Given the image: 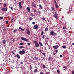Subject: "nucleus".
Returning <instances> with one entry per match:
<instances>
[{
  "instance_id": "31",
  "label": "nucleus",
  "mask_w": 74,
  "mask_h": 74,
  "mask_svg": "<svg viewBox=\"0 0 74 74\" xmlns=\"http://www.w3.org/2000/svg\"><path fill=\"white\" fill-rule=\"evenodd\" d=\"M29 19L30 20H32V19H33V18L32 17H30L29 18Z\"/></svg>"
},
{
  "instance_id": "36",
  "label": "nucleus",
  "mask_w": 74,
  "mask_h": 74,
  "mask_svg": "<svg viewBox=\"0 0 74 74\" xmlns=\"http://www.w3.org/2000/svg\"><path fill=\"white\" fill-rule=\"evenodd\" d=\"M42 66L43 68H45V65L44 64H42Z\"/></svg>"
},
{
  "instance_id": "40",
  "label": "nucleus",
  "mask_w": 74,
  "mask_h": 74,
  "mask_svg": "<svg viewBox=\"0 0 74 74\" xmlns=\"http://www.w3.org/2000/svg\"><path fill=\"white\" fill-rule=\"evenodd\" d=\"M0 19H3V18L2 17H0Z\"/></svg>"
},
{
  "instance_id": "63",
  "label": "nucleus",
  "mask_w": 74,
  "mask_h": 74,
  "mask_svg": "<svg viewBox=\"0 0 74 74\" xmlns=\"http://www.w3.org/2000/svg\"><path fill=\"white\" fill-rule=\"evenodd\" d=\"M46 74H48V73H47V72H46Z\"/></svg>"
},
{
  "instance_id": "5",
  "label": "nucleus",
  "mask_w": 74,
  "mask_h": 74,
  "mask_svg": "<svg viewBox=\"0 0 74 74\" xmlns=\"http://www.w3.org/2000/svg\"><path fill=\"white\" fill-rule=\"evenodd\" d=\"M1 10L3 11H7V9L5 8H3L1 9Z\"/></svg>"
},
{
  "instance_id": "21",
  "label": "nucleus",
  "mask_w": 74,
  "mask_h": 74,
  "mask_svg": "<svg viewBox=\"0 0 74 74\" xmlns=\"http://www.w3.org/2000/svg\"><path fill=\"white\" fill-rule=\"evenodd\" d=\"M62 47L63 48H64V49H66V47L64 46H62Z\"/></svg>"
},
{
  "instance_id": "38",
  "label": "nucleus",
  "mask_w": 74,
  "mask_h": 74,
  "mask_svg": "<svg viewBox=\"0 0 74 74\" xmlns=\"http://www.w3.org/2000/svg\"><path fill=\"white\" fill-rule=\"evenodd\" d=\"M5 6H6V4L5 3L4 4V7H5Z\"/></svg>"
},
{
  "instance_id": "51",
  "label": "nucleus",
  "mask_w": 74,
  "mask_h": 74,
  "mask_svg": "<svg viewBox=\"0 0 74 74\" xmlns=\"http://www.w3.org/2000/svg\"><path fill=\"white\" fill-rule=\"evenodd\" d=\"M60 58H62V55H60Z\"/></svg>"
},
{
  "instance_id": "25",
  "label": "nucleus",
  "mask_w": 74,
  "mask_h": 74,
  "mask_svg": "<svg viewBox=\"0 0 74 74\" xmlns=\"http://www.w3.org/2000/svg\"><path fill=\"white\" fill-rule=\"evenodd\" d=\"M3 42L4 44H5V42H6L5 40H3Z\"/></svg>"
},
{
  "instance_id": "54",
  "label": "nucleus",
  "mask_w": 74,
  "mask_h": 74,
  "mask_svg": "<svg viewBox=\"0 0 74 74\" xmlns=\"http://www.w3.org/2000/svg\"><path fill=\"white\" fill-rule=\"evenodd\" d=\"M72 74H74V72L73 71L72 72Z\"/></svg>"
},
{
  "instance_id": "7",
  "label": "nucleus",
  "mask_w": 74,
  "mask_h": 74,
  "mask_svg": "<svg viewBox=\"0 0 74 74\" xmlns=\"http://www.w3.org/2000/svg\"><path fill=\"white\" fill-rule=\"evenodd\" d=\"M21 3H22V2H19V6L20 8L22 9V5H21Z\"/></svg>"
},
{
  "instance_id": "12",
  "label": "nucleus",
  "mask_w": 74,
  "mask_h": 74,
  "mask_svg": "<svg viewBox=\"0 0 74 74\" xmlns=\"http://www.w3.org/2000/svg\"><path fill=\"white\" fill-rule=\"evenodd\" d=\"M27 9L28 10V12H29L30 11V8L29 7H27Z\"/></svg>"
},
{
  "instance_id": "11",
  "label": "nucleus",
  "mask_w": 74,
  "mask_h": 74,
  "mask_svg": "<svg viewBox=\"0 0 74 74\" xmlns=\"http://www.w3.org/2000/svg\"><path fill=\"white\" fill-rule=\"evenodd\" d=\"M53 47L54 49H57V48H58V46L57 45L54 46H53Z\"/></svg>"
},
{
  "instance_id": "28",
  "label": "nucleus",
  "mask_w": 74,
  "mask_h": 74,
  "mask_svg": "<svg viewBox=\"0 0 74 74\" xmlns=\"http://www.w3.org/2000/svg\"><path fill=\"white\" fill-rule=\"evenodd\" d=\"M30 15V16H32V17H33V16H34L33 14H32V13H31Z\"/></svg>"
},
{
  "instance_id": "43",
  "label": "nucleus",
  "mask_w": 74,
  "mask_h": 74,
  "mask_svg": "<svg viewBox=\"0 0 74 74\" xmlns=\"http://www.w3.org/2000/svg\"><path fill=\"white\" fill-rule=\"evenodd\" d=\"M21 30H22V32H23V31H24V30H25L22 28L21 29Z\"/></svg>"
},
{
  "instance_id": "18",
  "label": "nucleus",
  "mask_w": 74,
  "mask_h": 74,
  "mask_svg": "<svg viewBox=\"0 0 74 74\" xmlns=\"http://www.w3.org/2000/svg\"><path fill=\"white\" fill-rule=\"evenodd\" d=\"M17 30H18V29H14L13 31V33H15L16 32H17Z\"/></svg>"
},
{
  "instance_id": "13",
  "label": "nucleus",
  "mask_w": 74,
  "mask_h": 74,
  "mask_svg": "<svg viewBox=\"0 0 74 74\" xmlns=\"http://www.w3.org/2000/svg\"><path fill=\"white\" fill-rule=\"evenodd\" d=\"M54 32L53 31H51L50 32V34L51 35V36H53Z\"/></svg>"
},
{
  "instance_id": "56",
  "label": "nucleus",
  "mask_w": 74,
  "mask_h": 74,
  "mask_svg": "<svg viewBox=\"0 0 74 74\" xmlns=\"http://www.w3.org/2000/svg\"><path fill=\"white\" fill-rule=\"evenodd\" d=\"M30 70H32V66H31V67H30Z\"/></svg>"
},
{
  "instance_id": "8",
  "label": "nucleus",
  "mask_w": 74,
  "mask_h": 74,
  "mask_svg": "<svg viewBox=\"0 0 74 74\" xmlns=\"http://www.w3.org/2000/svg\"><path fill=\"white\" fill-rule=\"evenodd\" d=\"M34 29H38V25H35L34 26Z\"/></svg>"
},
{
  "instance_id": "37",
  "label": "nucleus",
  "mask_w": 74,
  "mask_h": 74,
  "mask_svg": "<svg viewBox=\"0 0 74 74\" xmlns=\"http://www.w3.org/2000/svg\"><path fill=\"white\" fill-rule=\"evenodd\" d=\"M56 54V53H53V55H55Z\"/></svg>"
},
{
  "instance_id": "19",
  "label": "nucleus",
  "mask_w": 74,
  "mask_h": 74,
  "mask_svg": "<svg viewBox=\"0 0 74 74\" xmlns=\"http://www.w3.org/2000/svg\"><path fill=\"white\" fill-rule=\"evenodd\" d=\"M55 6L56 8H59V6L58 5L56 4L55 5Z\"/></svg>"
},
{
  "instance_id": "44",
  "label": "nucleus",
  "mask_w": 74,
  "mask_h": 74,
  "mask_svg": "<svg viewBox=\"0 0 74 74\" xmlns=\"http://www.w3.org/2000/svg\"><path fill=\"white\" fill-rule=\"evenodd\" d=\"M57 34L56 33H55L54 34H53V35L55 36H56V35Z\"/></svg>"
},
{
  "instance_id": "17",
  "label": "nucleus",
  "mask_w": 74,
  "mask_h": 74,
  "mask_svg": "<svg viewBox=\"0 0 74 74\" xmlns=\"http://www.w3.org/2000/svg\"><path fill=\"white\" fill-rule=\"evenodd\" d=\"M39 44L40 46L41 47H42L43 46V45H42V44L41 43V42H39Z\"/></svg>"
},
{
  "instance_id": "1",
  "label": "nucleus",
  "mask_w": 74,
  "mask_h": 74,
  "mask_svg": "<svg viewBox=\"0 0 74 74\" xmlns=\"http://www.w3.org/2000/svg\"><path fill=\"white\" fill-rule=\"evenodd\" d=\"M19 54H20L21 55H24L25 53V51L24 49H22V51H19L18 52Z\"/></svg>"
},
{
  "instance_id": "22",
  "label": "nucleus",
  "mask_w": 74,
  "mask_h": 74,
  "mask_svg": "<svg viewBox=\"0 0 74 74\" xmlns=\"http://www.w3.org/2000/svg\"><path fill=\"white\" fill-rule=\"evenodd\" d=\"M54 8H53V7H51V11H54Z\"/></svg>"
},
{
  "instance_id": "3",
  "label": "nucleus",
  "mask_w": 74,
  "mask_h": 74,
  "mask_svg": "<svg viewBox=\"0 0 74 74\" xmlns=\"http://www.w3.org/2000/svg\"><path fill=\"white\" fill-rule=\"evenodd\" d=\"M54 17L55 18L58 19V16L57 15V12H55Z\"/></svg>"
},
{
  "instance_id": "53",
  "label": "nucleus",
  "mask_w": 74,
  "mask_h": 74,
  "mask_svg": "<svg viewBox=\"0 0 74 74\" xmlns=\"http://www.w3.org/2000/svg\"><path fill=\"white\" fill-rule=\"evenodd\" d=\"M54 3H55V4H56V1H54Z\"/></svg>"
},
{
  "instance_id": "10",
  "label": "nucleus",
  "mask_w": 74,
  "mask_h": 74,
  "mask_svg": "<svg viewBox=\"0 0 74 74\" xmlns=\"http://www.w3.org/2000/svg\"><path fill=\"white\" fill-rule=\"evenodd\" d=\"M52 59V57L51 56H50L49 57V58L48 59V60L49 62H50L51 60V59Z\"/></svg>"
},
{
  "instance_id": "20",
  "label": "nucleus",
  "mask_w": 74,
  "mask_h": 74,
  "mask_svg": "<svg viewBox=\"0 0 74 74\" xmlns=\"http://www.w3.org/2000/svg\"><path fill=\"white\" fill-rule=\"evenodd\" d=\"M43 34H44V31H42L41 32V36H42Z\"/></svg>"
},
{
  "instance_id": "41",
  "label": "nucleus",
  "mask_w": 74,
  "mask_h": 74,
  "mask_svg": "<svg viewBox=\"0 0 74 74\" xmlns=\"http://www.w3.org/2000/svg\"><path fill=\"white\" fill-rule=\"evenodd\" d=\"M40 74H44V73L43 72H41L40 73Z\"/></svg>"
},
{
  "instance_id": "30",
  "label": "nucleus",
  "mask_w": 74,
  "mask_h": 74,
  "mask_svg": "<svg viewBox=\"0 0 74 74\" xmlns=\"http://www.w3.org/2000/svg\"><path fill=\"white\" fill-rule=\"evenodd\" d=\"M42 54L44 56H45V53H42Z\"/></svg>"
},
{
  "instance_id": "9",
  "label": "nucleus",
  "mask_w": 74,
  "mask_h": 74,
  "mask_svg": "<svg viewBox=\"0 0 74 74\" xmlns=\"http://www.w3.org/2000/svg\"><path fill=\"white\" fill-rule=\"evenodd\" d=\"M30 31H29V30L27 29V34L29 35V34H30Z\"/></svg>"
},
{
  "instance_id": "15",
  "label": "nucleus",
  "mask_w": 74,
  "mask_h": 74,
  "mask_svg": "<svg viewBox=\"0 0 74 74\" xmlns=\"http://www.w3.org/2000/svg\"><path fill=\"white\" fill-rule=\"evenodd\" d=\"M37 71H38V70H37V69H35L34 71V73H37Z\"/></svg>"
},
{
  "instance_id": "23",
  "label": "nucleus",
  "mask_w": 74,
  "mask_h": 74,
  "mask_svg": "<svg viewBox=\"0 0 74 74\" xmlns=\"http://www.w3.org/2000/svg\"><path fill=\"white\" fill-rule=\"evenodd\" d=\"M19 48L20 49H22V48H24V47L23 46H20Z\"/></svg>"
},
{
  "instance_id": "39",
  "label": "nucleus",
  "mask_w": 74,
  "mask_h": 74,
  "mask_svg": "<svg viewBox=\"0 0 74 74\" xmlns=\"http://www.w3.org/2000/svg\"><path fill=\"white\" fill-rule=\"evenodd\" d=\"M27 45H30V43H29V42H28L27 43Z\"/></svg>"
},
{
  "instance_id": "4",
  "label": "nucleus",
  "mask_w": 74,
  "mask_h": 74,
  "mask_svg": "<svg viewBox=\"0 0 74 74\" xmlns=\"http://www.w3.org/2000/svg\"><path fill=\"white\" fill-rule=\"evenodd\" d=\"M21 40H24V41H28L27 39H26V38L24 37H21Z\"/></svg>"
},
{
  "instance_id": "45",
  "label": "nucleus",
  "mask_w": 74,
  "mask_h": 74,
  "mask_svg": "<svg viewBox=\"0 0 74 74\" xmlns=\"http://www.w3.org/2000/svg\"><path fill=\"white\" fill-rule=\"evenodd\" d=\"M21 64H23V62H21L20 63Z\"/></svg>"
},
{
  "instance_id": "50",
  "label": "nucleus",
  "mask_w": 74,
  "mask_h": 74,
  "mask_svg": "<svg viewBox=\"0 0 74 74\" xmlns=\"http://www.w3.org/2000/svg\"><path fill=\"white\" fill-rule=\"evenodd\" d=\"M66 68V66L63 67V68H64V69H65Z\"/></svg>"
},
{
  "instance_id": "33",
  "label": "nucleus",
  "mask_w": 74,
  "mask_h": 74,
  "mask_svg": "<svg viewBox=\"0 0 74 74\" xmlns=\"http://www.w3.org/2000/svg\"><path fill=\"white\" fill-rule=\"evenodd\" d=\"M12 53L15 56L16 55H15V52H14V51H12Z\"/></svg>"
},
{
  "instance_id": "58",
  "label": "nucleus",
  "mask_w": 74,
  "mask_h": 74,
  "mask_svg": "<svg viewBox=\"0 0 74 74\" xmlns=\"http://www.w3.org/2000/svg\"><path fill=\"white\" fill-rule=\"evenodd\" d=\"M39 14H40V11H38Z\"/></svg>"
},
{
  "instance_id": "2",
  "label": "nucleus",
  "mask_w": 74,
  "mask_h": 74,
  "mask_svg": "<svg viewBox=\"0 0 74 74\" xmlns=\"http://www.w3.org/2000/svg\"><path fill=\"white\" fill-rule=\"evenodd\" d=\"M35 43V47H39V44H38V42H37V41L35 40L34 41Z\"/></svg>"
},
{
  "instance_id": "32",
  "label": "nucleus",
  "mask_w": 74,
  "mask_h": 74,
  "mask_svg": "<svg viewBox=\"0 0 74 74\" xmlns=\"http://www.w3.org/2000/svg\"><path fill=\"white\" fill-rule=\"evenodd\" d=\"M63 29H67V28H66V27H63Z\"/></svg>"
},
{
  "instance_id": "48",
  "label": "nucleus",
  "mask_w": 74,
  "mask_h": 74,
  "mask_svg": "<svg viewBox=\"0 0 74 74\" xmlns=\"http://www.w3.org/2000/svg\"><path fill=\"white\" fill-rule=\"evenodd\" d=\"M32 24L33 25H34L35 24V23L34 22H32Z\"/></svg>"
},
{
  "instance_id": "29",
  "label": "nucleus",
  "mask_w": 74,
  "mask_h": 74,
  "mask_svg": "<svg viewBox=\"0 0 74 74\" xmlns=\"http://www.w3.org/2000/svg\"><path fill=\"white\" fill-rule=\"evenodd\" d=\"M57 71L58 73H60V71H59V70H57Z\"/></svg>"
},
{
  "instance_id": "64",
  "label": "nucleus",
  "mask_w": 74,
  "mask_h": 74,
  "mask_svg": "<svg viewBox=\"0 0 74 74\" xmlns=\"http://www.w3.org/2000/svg\"><path fill=\"white\" fill-rule=\"evenodd\" d=\"M13 19H12V21H13Z\"/></svg>"
},
{
  "instance_id": "57",
  "label": "nucleus",
  "mask_w": 74,
  "mask_h": 74,
  "mask_svg": "<svg viewBox=\"0 0 74 74\" xmlns=\"http://www.w3.org/2000/svg\"><path fill=\"white\" fill-rule=\"evenodd\" d=\"M23 74H26V73H25V72H24Z\"/></svg>"
},
{
  "instance_id": "34",
  "label": "nucleus",
  "mask_w": 74,
  "mask_h": 74,
  "mask_svg": "<svg viewBox=\"0 0 74 74\" xmlns=\"http://www.w3.org/2000/svg\"><path fill=\"white\" fill-rule=\"evenodd\" d=\"M42 20H44V21L45 20V18H44V17H43L42 18Z\"/></svg>"
},
{
  "instance_id": "6",
  "label": "nucleus",
  "mask_w": 74,
  "mask_h": 74,
  "mask_svg": "<svg viewBox=\"0 0 74 74\" xmlns=\"http://www.w3.org/2000/svg\"><path fill=\"white\" fill-rule=\"evenodd\" d=\"M32 5H33V6H34V7H35V8H36V7H37V6L35 5V3L34 2H32Z\"/></svg>"
},
{
  "instance_id": "62",
  "label": "nucleus",
  "mask_w": 74,
  "mask_h": 74,
  "mask_svg": "<svg viewBox=\"0 0 74 74\" xmlns=\"http://www.w3.org/2000/svg\"><path fill=\"white\" fill-rule=\"evenodd\" d=\"M5 30V29H3L4 32Z\"/></svg>"
},
{
  "instance_id": "52",
  "label": "nucleus",
  "mask_w": 74,
  "mask_h": 74,
  "mask_svg": "<svg viewBox=\"0 0 74 74\" xmlns=\"http://www.w3.org/2000/svg\"><path fill=\"white\" fill-rule=\"evenodd\" d=\"M22 29V28H21V27H19V29H20V30H21Z\"/></svg>"
},
{
  "instance_id": "59",
  "label": "nucleus",
  "mask_w": 74,
  "mask_h": 74,
  "mask_svg": "<svg viewBox=\"0 0 74 74\" xmlns=\"http://www.w3.org/2000/svg\"><path fill=\"white\" fill-rule=\"evenodd\" d=\"M29 67H32V66H31V65H30L29 66Z\"/></svg>"
},
{
  "instance_id": "47",
  "label": "nucleus",
  "mask_w": 74,
  "mask_h": 74,
  "mask_svg": "<svg viewBox=\"0 0 74 74\" xmlns=\"http://www.w3.org/2000/svg\"><path fill=\"white\" fill-rule=\"evenodd\" d=\"M34 12H37V10H34Z\"/></svg>"
},
{
  "instance_id": "55",
  "label": "nucleus",
  "mask_w": 74,
  "mask_h": 74,
  "mask_svg": "<svg viewBox=\"0 0 74 74\" xmlns=\"http://www.w3.org/2000/svg\"><path fill=\"white\" fill-rule=\"evenodd\" d=\"M12 41L13 42H14V41H15V40H14V39H13L12 40Z\"/></svg>"
},
{
  "instance_id": "49",
  "label": "nucleus",
  "mask_w": 74,
  "mask_h": 74,
  "mask_svg": "<svg viewBox=\"0 0 74 74\" xmlns=\"http://www.w3.org/2000/svg\"><path fill=\"white\" fill-rule=\"evenodd\" d=\"M56 53H58V50H56Z\"/></svg>"
},
{
  "instance_id": "14",
  "label": "nucleus",
  "mask_w": 74,
  "mask_h": 74,
  "mask_svg": "<svg viewBox=\"0 0 74 74\" xmlns=\"http://www.w3.org/2000/svg\"><path fill=\"white\" fill-rule=\"evenodd\" d=\"M16 56L17 58H18V59H20V56H19V54H17Z\"/></svg>"
},
{
  "instance_id": "42",
  "label": "nucleus",
  "mask_w": 74,
  "mask_h": 74,
  "mask_svg": "<svg viewBox=\"0 0 74 74\" xmlns=\"http://www.w3.org/2000/svg\"><path fill=\"white\" fill-rule=\"evenodd\" d=\"M6 24H8V21H6Z\"/></svg>"
},
{
  "instance_id": "27",
  "label": "nucleus",
  "mask_w": 74,
  "mask_h": 74,
  "mask_svg": "<svg viewBox=\"0 0 74 74\" xmlns=\"http://www.w3.org/2000/svg\"><path fill=\"white\" fill-rule=\"evenodd\" d=\"M39 7H40V8H42V7L41 5L40 4L39 5Z\"/></svg>"
},
{
  "instance_id": "61",
  "label": "nucleus",
  "mask_w": 74,
  "mask_h": 74,
  "mask_svg": "<svg viewBox=\"0 0 74 74\" xmlns=\"http://www.w3.org/2000/svg\"><path fill=\"white\" fill-rule=\"evenodd\" d=\"M73 45H74V43L72 44Z\"/></svg>"
},
{
  "instance_id": "26",
  "label": "nucleus",
  "mask_w": 74,
  "mask_h": 74,
  "mask_svg": "<svg viewBox=\"0 0 74 74\" xmlns=\"http://www.w3.org/2000/svg\"><path fill=\"white\" fill-rule=\"evenodd\" d=\"M23 44H24L23 43H20L19 44L20 45H23Z\"/></svg>"
},
{
  "instance_id": "24",
  "label": "nucleus",
  "mask_w": 74,
  "mask_h": 74,
  "mask_svg": "<svg viewBox=\"0 0 74 74\" xmlns=\"http://www.w3.org/2000/svg\"><path fill=\"white\" fill-rule=\"evenodd\" d=\"M45 35H44L42 36V38L43 39H44L45 38Z\"/></svg>"
},
{
  "instance_id": "46",
  "label": "nucleus",
  "mask_w": 74,
  "mask_h": 74,
  "mask_svg": "<svg viewBox=\"0 0 74 74\" xmlns=\"http://www.w3.org/2000/svg\"><path fill=\"white\" fill-rule=\"evenodd\" d=\"M10 8H11V10H13V8H12V7H11Z\"/></svg>"
},
{
  "instance_id": "16",
  "label": "nucleus",
  "mask_w": 74,
  "mask_h": 74,
  "mask_svg": "<svg viewBox=\"0 0 74 74\" xmlns=\"http://www.w3.org/2000/svg\"><path fill=\"white\" fill-rule=\"evenodd\" d=\"M48 29H49L48 28V27H46L45 28V30L46 32H47V31H48Z\"/></svg>"
},
{
  "instance_id": "35",
  "label": "nucleus",
  "mask_w": 74,
  "mask_h": 74,
  "mask_svg": "<svg viewBox=\"0 0 74 74\" xmlns=\"http://www.w3.org/2000/svg\"><path fill=\"white\" fill-rule=\"evenodd\" d=\"M67 13V14H69V15H71V12H70V13H69V12H68Z\"/></svg>"
},
{
  "instance_id": "60",
  "label": "nucleus",
  "mask_w": 74,
  "mask_h": 74,
  "mask_svg": "<svg viewBox=\"0 0 74 74\" xmlns=\"http://www.w3.org/2000/svg\"><path fill=\"white\" fill-rule=\"evenodd\" d=\"M48 38H47L46 39H47V40H49V39Z\"/></svg>"
}]
</instances>
